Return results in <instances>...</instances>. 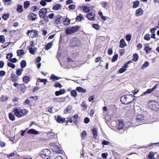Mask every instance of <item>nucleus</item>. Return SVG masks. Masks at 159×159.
<instances>
[{"instance_id": "nucleus-1", "label": "nucleus", "mask_w": 159, "mask_h": 159, "mask_svg": "<svg viewBox=\"0 0 159 159\" xmlns=\"http://www.w3.org/2000/svg\"><path fill=\"white\" fill-rule=\"evenodd\" d=\"M12 112H14V115L20 118L26 115L28 112V111L25 109H21L19 108L16 107L12 110Z\"/></svg>"}, {"instance_id": "nucleus-2", "label": "nucleus", "mask_w": 159, "mask_h": 159, "mask_svg": "<svg viewBox=\"0 0 159 159\" xmlns=\"http://www.w3.org/2000/svg\"><path fill=\"white\" fill-rule=\"evenodd\" d=\"M134 99V96L129 94L122 96L120 100L122 103L127 104L131 102Z\"/></svg>"}, {"instance_id": "nucleus-3", "label": "nucleus", "mask_w": 159, "mask_h": 159, "mask_svg": "<svg viewBox=\"0 0 159 159\" xmlns=\"http://www.w3.org/2000/svg\"><path fill=\"white\" fill-rule=\"evenodd\" d=\"M80 27L75 25L74 26H69L66 29L65 32L67 35H71L78 31Z\"/></svg>"}, {"instance_id": "nucleus-4", "label": "nucleus", "mask_w": 159, "mask_h": 159, "mask_svg": "<svg viewBox=\"0 0 159 159\" xmlns=\"http://www.w3.org/2000/svg\"><path fill=\"white\" fill-rule=\"evenodd\" d=\"M149 108L156 111H159V104L155 101H151L148 103Z\"/></svg>"}, {"instance_id": "nucleus-5", "label": "nucleus", "mask_w": 159, "mask_h": 159, "mask_svg": "<svg viewBox=\"0 0 159 159\" xmlns=\"http://www.w3.org/2000/svg\"><path fill=\"white\" fill-rule=\"evenodd\" d=\"M50 147H52L51 148L53 152L58 153H62V151L61 147L57 144L54 143H50Z\"/></svg>"}, {"instance_id": "nucleus-6", "label": "nucleus", "mask_w": 159, "mask_h": 159, "mask_svg": "<svg viewBox=\"0 0 159 159\" xmlns=\"http://www.w3.org/2000/svg\"><path fill=\"white\" fill-rule=\"evenodd\" d=\"M41 156L44 159H49L51 156V152L48 149L43 150L41 153Z\"/></svg>"}, {"instance_id": "nucleus-7", "label": "nucleus", "mask_w": 159, "mask_h": 159, "mask_svg": "<svg viewBox=\"0 0 159 159\" xmlns=\"http://www.w3.org/2000/svg\"><path fill=\"white\" fill-rule=\"evenodd\" d=\"M81 45L80 40L77 38H72L70 40V45L72 47L79 46Z\"/></svg>"}, {"instance_id": "nucleus-8", "label": "nucleus", "mask_w": 159, "mask_h": 159, "mask_svg": "<svg viewBox=\"0 0 159 159\" xmlns=\"http://www.w3.org/2000/svg\"><path fill=\"white\" fill-rule=\"evenodd\" d=\"M61 16L60 15H57L54 18L52 22L55 24L58 25L61 23Z\"/></svg>"}, {"instance_id": "nucleus-9", "label": "nucleus", "mask_w": 159, "mask_h": 159, "mask_svg": "<svg viewBox=\"0 0 159 159\" xmlns=\"http://www.w3.org/2000/svg\"><path fill=\"white\" fill-rule=\"evenodd\" d=\"M136 120L138 122H141V123L144 122V115L143 114H139L136 116Z\"/></svg>"}, {"instance_id": "nucleus-10", "label": "nucleus", "mask_w": 159, "mask_h": 159, "mask_svg": "<svg viewBox=\"0 0 159 159\" xmlns=\"http://www.w3.org/2000/svg\"><path fill=\"white\" fill-rule=\"evenodd\" d=\"M95 14L93 12L89 13L87 14L86 15V17L88 18L89 20L92 21H94L95 20Z\"/></svg>"}, {"instance_id": "nucleus-11", "label": "nucleus", "mask_w": 159, "mask_h": 159, "mask_svg": "<svg viewBox=\"0 0 159 159\" xmlns=\"http://www.w3.org/2000/svg\"><path fill=\"white\" fill-rule=\"evenodd\" d=\"M31 33L34 34L33 37H36L38 35V31L36 30H29L27 32V34L28 36H30V34Z\"/></svg>"}, {"instance_id": "nucleus-12", "label": "nucleus", "mask_w": 159, "mask_h": 159, "mask_svg": "<svg viewBox=\"0 0 159 159\" xmlns=\"http://www.w3.org/2000/svg\"><path fill=\"white\" fill-rule=\"evenodd\" d=\"M143 13V11L141 8H139L136 11L135 16L138 17L142 15Z\"/></svg>"}, {"instance_id": "nucleus-13", "label": "nucleus", "mask_w": 159, "mask_h": 159, "mask_svg": "<svg viewBox=\"0 0 159 159\" xmlns=\"http://www.w3.org/2000/svg\"><path fill=\"white\" fill-rule=\"evenodd\" d=\"M27 133L28 134H39V131H37L34 129H31L27 131Z\"/></svg>"}, {"instance_id": "nucleus-14", "label": "nucleus", "mask_w": 159, "mask_h": 159, "mask_svg": "<svg viewBox=\"0 0 159 159\" xmlns=\"http://www.w3.org/2000/svg\"><path fill=\"white\" fill-rule=\"evenodd\" d=\"M66 92V90L64 89H61L59 91H56L55 92V94L57 96L64 94Z\"/></svg>"}, {"instance_id": "nucleus-15", "label": "nucleus", "mask_w": 159, "mask_h": 159, "mask_svg": "<svg viewBox=\"0 0 159 159\" xmlns=\"http://www.w3.org/2000/svg\"><path fill=\"white\" fill-rule=\"evenodd\" d=\"M72 110V107L70 106H68L64 111V112L65 114L70 113L71 112Z\"/></svg>"}, {"instance_id": "nucleus-16", "label": "nucleus", "mask_w": 159, "mask_h": 159, "mask_svg": "<svg viewBox=\"0 0 159 159\" xmlns=\"http://www.w3.org/2000/svg\"><path fill=\"white\" fill-rule=\"evenodd\" d=\"M11 80L13 82H16L17 81L18 79L17 76L14 74H11Z\"/></svg>"}, {"instance_id": "nucleus-17", "label": "nucleus", "mask_w": 159, "mask_h": 159, "mask_svg": "<svg viewBox=\"0 0 159 159\" xmlns=\"http://www.w3.org/2000/svg\"><path fill=\"white\" fill-rule=\"evenodd\" d=\"M36 48H32V45H31L30 46H29V50L30 53L32 54H35V52L36 50Z\"/></svg>"}, {"instance_id": "nucleus-18", "label": "nucleus", "mask_w": 159, "mask_h": 159, "mask_svg": "<svg viewBox=\"0 0 159 159\" xmlns=\"http://www.w3.org/2000/svg\"><path fill=\"white\" fill-rule=\"evenodd\" d=\"M83 7L84 11L86 13L89 12L90 10V8L89 5H84L83 6Z\"/></svg>"}, {"instance_id": "nucleus-19", "label": "nucleus", "mask_w": 159, "mask_h": 159, "mask_svg": "<svg viewBox=\"0 0 159 159\" xmlns=\"http://www.w3.org/2000/svg\"><path fill=\"white\" fill-rule=\"evenodd\" d=\"M57 121L58 123H63L65 121V118L58 116L57 119Z\"/></svg>"}, {"instance_id": "nucleus-20", "label": "nucleus", "mask_w": 159, "mask_h": 159, "mask_svg": "<svg viewBox=\"0 0 159 159\" xmlns=\"http://www.w3.org/2000/svg\"><path fill=\"white\" fill-rule=\"evenodd\" d=\"M37 15L34 13H30L29 16V19L32 20H34L36 18Z\"/></svg>"}, {"instance_id": "nucleus-21", "label": "nucleus", "mask_w": 159, "mask_h": 159, "mask_svg": "<svg viewBox=\"0 0 159 159\" xmlns=\"http://www.w3.org/2000/svg\"><path fill=\"white\" fill-rule=\"evenodd\" d=\"M92 131L93 133V137L94 139H96L98 136V133L96 129L94 128Z\"/></svg>"}, {"instance_id": "nucleus-22", "label": "nucleus", "mask_w": 159, "mask_h": 159, "mask_svg": "<svg viewBox=\"0 0 159 159\" xmlns=\"http://www.w3.org/2000/svg\"><path fill=\"white\" fill-rule=\"evenodd\" d=\"M120 47L121 48H123L126 45V44L125 43L124 39H121L120 41Z\"/></svg>"}, {"instance_id": "nucleus-23", "label": "nucleus", "mask_w": 159, "mask_h": 159, "mask_svg": "<svg viewBox=\"0 0 159 159\" xmlns=\"http://www.w3.org/2000/svg\"><path fill=\"white\" fill-rule=\"evenodd\" d=\"M76 90L78 92H81L82 93H85L86 91L85 89H83L81 87H77L76 88Z\"/></svg>"}, {"instance_id": "nucleus-24", "label": "nucleus", "mask_w": 159, "mask_h": 159, "mask_svg": "<svg viewBox=\"0 0 159 159\" xmlns=\"http://www.w3.org/2000/svg\"><path fill=\"white\" fill-rule=\"evenodd\" d=\"M83 20H84V17L80 14L78 15L76 18V21L78 22L81 21Z\"/></svg>"}, {"instance_id": "nucleus-25", "label": "nucleus", "mask_w": 159, "mask_h": 159, "mask_svg": "<svg viewBox=\"0 0 159 159\" xmlns=\"http://www.w3.org/2000/svg\"><path fill=\"white\" fill-rule=\"evenodd\" d=\"M124 125L122 121H119L117 129L120 130L123 129Z\"/></svg>"}, {"instance_id": "nucleus-26", "label": "nucleus", "mask_w": 159, "mask_h": 159, "mask_svg": "<svg viewBox=\"0 0 159 159\" xmlns=\"http://www.w3.org/2000/svg\"><path fill=\"white\" fill-rule=\"evenodd\" d=\"M133 7L134 8H135L139 6V2L138 1L136 0L134 1L133 2Z\"/></svg>"}, {"instance_id": "nucleus-27", "label": "nucleus", "mask_w": 159, "mask_h": 159, "mask_svg": "<svg viewBox=\"0 0 159 159\" xmlns=\"http://www.w3.org/2000/svg\"><path fill=\"white\" fill-rule=\"evenodd\" d=\"M17 56H20L25 54L24 51L22 49L18 50L17 51Z\"/></svg>"}, {"instance_id": "nucleus-28", "label": "nucleus", "mask_w": 159, "mask_h": 159, "mask_svg": "<svg viewBox=\"0 0 159 159\" xmlns=\"http://www.w3.org/2000/svg\"><path fill=\"white\" fill-rule=\"evenodd\" d=\"M9 117L10 119L12 121H14L15 120V117L13 114L11 113H9Z\"/></svg>"}, {"instance_id": "nucleus-29", "label": "nucleus", "mask_w": 159, "mask_h": 159, "mask_svg": "<svg viewBox=\"0 0 159 159\" xmlns=\"http://www.w3.org/2000/svg\"><path fill=\"white\" fill-rule=\"evenodd\" d=\"M23 81L26 83H28L30 81V77L27 76H24L23 78Z\"/></svg>"}, {"instance_id": "nucleus-30", "label": "nucleus", "mask_w": 159, "mask_h": 159, "mask_svg": "<svg viewBox=\"0 0 159 159\" xmlns=\"http://www.w3.org/2000/svg\"><path fill=\"white\" fill-rule=\"evenodd\" d=\"M52 42H51L48 43L45 46V48L46 50H48L50 49L52 45Z\"/></svg>"}, {"instance_id": "nucleus-31", "label": "nucleus", "mask_w": 159, "mask_h": 159, "mask_svg": "<svg viewBox=\"0 0 159 159\" xmlns=\"http://www.w3.org/2000/svg\"><path fill=\"white\" fill-rule=\"evenodd\" d=\"M23 69L22 68H20L17 69L16 71V74L18 76H20L22 73Z\"/></svg>"}, {"instance_id": "nucleus-32", "label": "nucleus", "mask_w": 159, "mask_h": 159, "mask_svg": "<svg viewBox=\"0 0 159 159\" xmlns=\"http://www.w3.org/2000/svg\"><path fill=\"white\" fill-rule=\"evenodd\" d=\"M8 99V97L7 96H5L2 95L0 98V101L2 102L6 101Z\"/></svg>"}, {"instance_id": "nucleus-33", "label": "nucleus", "mask_w": 159, "mask_h": 159, "mask_svg": "<svg viewBox=\"0 0 159 159\" xmlns=\"http://www.w3.org/2000/svg\"><path fill=\"white\" fill-rule=\"evenodd\" d=\"M26 89V87L24 84H21L20 86V91L23 93H25Z\"/></svg>"}, {"instance_id": "nucleus-34", "label": "nucleus", "mask_w": 159, "mask_h": 159, "mask_svg": "<svg viewBox=\"0 0 159 159\" xmlns=\"http://www.w3.org/2000/svg\"><path fill=\"white\" fill-rule=\"evenodd\" d=\"M17 11L18 12L21 13L23 11L22 6L21 5H18L17 6Z\"/></svg>"}, {"instance_id": "nucleus-35", "label": "nucleus", "mask_w": 159, "mask_h": 159, "mask_svg": "<svg viewBox=\"0 0 159 159\" xmlns=\"http://www.w3.org/2000/svg\"><path fill=\"white\" fill-rule=\"evenodd\" d=\"M26 61L24 60H22L20 63V66L22 68H24L26 66Z\"/></svg>"}, {"instance_id": "nucleus-36", "label": "nucleus", "mask_w": 159, "mask_h": 159, "mask_svg": "<svg viewBox=\"0 0 159 159\" xmlns=\"http://www.w3.org/2000/svg\"><path fill=\"white\" fill-rule=\"evenodd\" d=\"M6 41L5 37L3 35H0V43H3Z\"/></svg>"}, {"instance_id": "nucleus-37", "label": "nucleus", "mask_w": 159, "mask_h": 159, "mask_svg": "<svg viewBox=\"0 0 159 159\" xmlns=\"http://www.w3.org/2000/svg\"><path fill=\"white\" fill-rule=\"evenodd\" d=\"M145 50L147 54H148V53L150 52L151 50H152V48L149 47L148 46H146L145 48Z\"/></svg>"}, {"instance_id": "nucleus-38", "label": "nucleus", "mask_w": 159, "mask_h": 159, "mask_svg": "<svg viewBox=\"0 0 159 159\" xmlns=\"http://www.w3.org/2000/svg\"><path fill=\"white\" fill-rule=\"evenodd\" d=\"M37 81L38 82H43L44 85L46 84V82H47V79H40L39 78L38 79Z\"/></svg>"}, {"instance_id": "nucleus-39", "label": "nucleus", "mask_w": 159, "mask_h": 159, "mask_svg": "<svg viewBox=\"0 0 159 159\" xmlns=\"http://www.w3.org/2000/svg\"><path fill=\"white\" fill-rule=\"evenodd\" d=\"M11 0H4L5 4L7 6L11 5L12 3V1Z\"/></svg>"}, {"instance_id": "nucleus-40", "label": "nucleus", "mask_w": 159, "mask_h": 159, "mask_svg": "<svg viewBox=\"0 0 159 159\" xmlns=\"http://www.w3.org/2000/svg\"><path fill=\"white\" fill-rule=\"evenodd\" d=\"M149 65V63L148 61H146L143 64L142 66L141 67V68L142 69H143L148 67Z\"/></svg>"}, {"instance_id": "nucleus-41", "label": "nucleus", "mask_w": 159, "mask_h": 159, "mask_svg": "<svg viewBox=\"0 0 159 159\" xmlns=\"http://www.w3.org/2000/svg\"><path fill=\"white\" fill-rule=\"evenodd\" d=\"M154 91L152 89V88L151 89H148L146 92H144L143 93V94L144 95H145L147 94H149L151 93L152 92Z\"/></svg>"}, {"instance_id": "nucleus-42", "label": "nucleus", "mask_w": 159, "mask_h": 159, "mask_svg": "<svg viewBox=\"0 0 159 159\" xmlns=\"http://www.w3.org/2000/svg\"><path fill=\"white\" fill-rule=\"evenodd\" d=\"M9 14H3L2 16V18L4 20H7V19L9 17Z\"/></svg>"}, {"instance_id": "nucleus-43", "label": "nucleus", "mask_w": 159, "mask_h": 159, "mask_svg": "<svg viewBox=\"0 0 159 159\" xmlns=\"http://www.w3.org/2000/svg\"><path fill=\"white\" fill-rule=\"evenodd\" d=\"M24 7L26 9L29 7L30 5V3L29 1H26L24 2Z\"/></svg>"}, {"instance_id": "nucleus-44", "label": "nucleus", "mask_w": 159, "mask_h": 159, "mask_svg": "<svg viewBox=\"0 0 159 159\" xmlns=\"http://www.w3.org/2000/svg\"><path fill=\"white\" fill-rule=\"evenodd\" d=\"M139 57V56L138 54L136 53H134L133 55V60L135 61H137L138 60Z\"/></svg>"}, {"instance_id": "nucleus-45", "label": "nucleus", "mask_w": 159, "mask_h": 159, "mask_svg": "<svg viewBox=\"0 0 159 159\" xmlns=\"http://www.w3.org/2000/svg\"><path fill=\"white\" fill-rule=\"evenodd\" d=\"M61 7V6L59 4H57L53 7V9L54 10H57Z\"/></svg>"}, {"instance_id": "nucleus-46", "label": "nucleus", "mask_w": 159, "mask_h": 159, "mask_svg": "<svg viewBox=\"0 0 159 159\" xmlns=\"http://www.w3.org/2000/svg\"><path fill=\"white\" fill-rule=\"evenodd\" d=\"M24 105H28L31 106V102L29 101V100L27 99H26L23 103Z\"/></svg>"}, {"instance_id": "nucleus-47", "label": "nucleus", "mask_w": 159, "mask_h": 159, "mask_svg": "<svg viewBox=\"0 0 159 159\" xmlns=\"http://www.w3.org/2000/svg\"><path fill=\"white\" fill-rule=\"evenodd\" d=\"M70 93L71 95L73 97H75L77 96V93L76 92L75 90H72L71 92Z\"/></svg>"}, {"instance_id": "nucleus-48", "label": "nucleus", "mask_w": 159, "mask_h": 159, "mask_svg": "<svg viewBox=\"0 0 159 159\" xmlns=\"http://www.w3.org/2000/svg\"><path fill=\"white\" fill-rule=\"evenodd\" d=\"M69 122L70 123H74L75 122V120H74L72 117L70 118L68 120H66V125H67V124Z\"/></svg>"}, {"instance_id": "nucleus-49", "label": "nucleus", "mask_w": 159, "mask_h": 159, "mask_svg": "<svg viewBox=\"0 0 159 159\" xmlns=\"http://www.w3.org/2000/svg\"><path fill=\"white\" fill-rule=\"evenodd\" d=\"M118 57V55L117 54H116L113 57L112 59V62H114L117 59Z\"/></svg>"}, {"instance_id": "nucleus-50", "label": "nucleus", "mask_w": 159, "mask_h": 159, "mask_svg": "<svg viewBox=\"0 0 159 159\" xmlns=\"http://www.w3.org/2000/svg\"><path fill=\"white\" fill-rule=\"evenodd\" d=\"M144 39L147 41L150 39V35L149 34H146L144 37Z\"/></svg>"}, {"instance_id": "nucleus-51", "label": "nucleus", "mask_w": 159, "mask_h": 159, "mask_svg": "<svg viewBox=\"0 0 159 159\" xmlns=\"http://www.w3.org/2000/svg\"><path fill=\"white\" fill-rule=\"evenodd\" d=\"M110 143L108 141L104 140L102 143V145H108Z\"/></svg>"}, {"instance_id": "nucleus-52", "label": "nucleus", "mask_w": 159, "mask_h": 159, "mask_svg": "<svg viewBox=\"0 0 159 159\" xmlns=\"http://www.w3.org/2000/svg\"><path fill=\"white\" fill-rule=\"evenodd\" d=\"M81 105L82 107L83 108L84 110L86 109L87 108V106L86 105L84 101H83L82 102Z\"/></svg>"}, {"instance_id": "nucleus-53", "label": "nucleus", "mask_w": 159, "mask_h": 159, "mask_svg": "<svg viewBox=\"0 0 159 159\" xmlns=\"http://www.w3.org/2000/svg\"><path fill=\"white\" fill-rule=\"evenodd\" d=\"M47 9L45 8H43L40 10L39 12H42L43 14H46L47 13Z\"/></svg>"}, {"instance_id": "nucleus-54", "label": "nucleus", "mask_w": 159, "mask_h": 159, "mask_svg": "<svg viewBox=\"0 0 159 159\" xmlns=\"http://www.w3.org/2000/svg\"><path fill=\"white\" fill-rule=\"evenodd\" d=\"M126 70V69L124 66H122L121 68L119 70V71L120 73H122L125 72Z\"/></svg>"}, {"instance_id": "nucleus-55", "label": "nucleus", "mask_w": 159, "mask_h": 159, "mask_svg": "<svg viewBox=\"0 0 159 159\" xmlns=\"http://www.w3.org/2000/svg\"><path fill=\"white\" fill-rule=\"evenodd\" d=\"M50 79L51 80H58V78H57V77L56 76L54 75L53 74L51 75Z\"/></svg>"}, {"instance_id": "nucleus-56", "label": "nucleus", "mask_w": 159, "mask_h": 159, "mask_svg": "<svg viewBox=\"0 0 159 159\" xmlns=\"http://www.w3.org/2000/svg\"><path fill=\"white\" fill-rule=\"evenodd\" d=\"M39 15L40 17L41 18L43 19L46 16V14H43L42 12H39Z\"/></svg>"}, {"instance_id": "nucleus-57", "label": "nucleus", "mask_w": 159, "mask_h": 159, "mask_svg": "<svg viewBox=\"0 0 159 159\" xmlns=\"http://www.w3.org/2000/svg\"><path fill=\"white\" fill-rule=\"evenodd\" d=\"M7 65L13 69H14L15 67V65L12 63L8 62Z\"/></svg>"}, {"instance_id": "nucleus-58", "label": "nucleus", "mask_w": 159, "mask_h": 159, "mask_svg": "<svg viewBox=\"0 0 159 159\" xmlns=\"http://www.w3.org/2000/svg\"><path fill=\"white\" fill-rule=\"evenodd\" d=\"M154 154L152 152H151L148 155V157L150 159H152L154 157Z\"/></svg>"}, {"instance_id": "nucleus-59", "label": "nucleus", "mask_w": 159, "mask_h": 159, "mask_svg": "<svg viewBox=\"0 0 159 159\" xmlns=\"http://www.w3.org/2000/svg\"><path fill=\"white\" fill-rule=\"evenodd\" d=\"M107 3L106 2H103L101 3L102 7L104 8H106L107 6Z\"/></svg>"}, {"instance_id": "nucleus-60", "label": "nucleus", "mask_w": 159, "mask_h": 159, "mask_svg": "<svg viewBox=\"0 0 159 159\" xmlns=\"http://www.w3.org/2000/svg\"><path fill=\"white\" fill-rule=\"evenodd\" d=\"M54 86L56 87H59L60 88H61L62 86L59 83H56L54 85Z\"/></svg>"}, {"instance_id": "nucleus-61", "label": "nucleus", "mask_w": 159, "mask_h": 159, "mask_svg": "<svg viewBox=\"0 0 159 159\" xmlns=\"http://www.w3.org/2000/svg\"><path fill=\"white\" fill-rule=\"evenodd\" d=\"M13 57V54L11 53H8L6 56V58L7 59H10L11 58V57Z\"/></svg>"}, {"instance_id": "nucleus-62", "label": "nucleus", "mask_w": 159, "mask_h": 159, "mask_svg": "<svg viewBox=\"0 0 159 159\" xmlns=\"http://www.w3.org/2000/svg\"><path fill=\"white\" fill-rule=\"evenodd\" d=\"M46 1L45 0H42L40 2V4L42 6H44L46 5Z\"/></svg>"}, {"instance_id": "nucleus-63", "label": "nucleus", "mask_w": 159, "mask_h": 159, "mask_svg": "<svg viewBox=\"0 0 159 159\" xmlns=\"http://www.w3.org/2000/svg\"><path fill=\"white\" fill-rule=\"evenodd\" d=\"M131 36L130 34L127 35L126 36V39L127 41H129L131 40Z\"/></svg>"}, {"instance_id": "nucleus-64", "label": "nucleus", "mask_w": 159, "mask_h": 159, "mask_svg": "<svg viewBox=\"0 0 159 159\" xmlns=\"http://www.w3.org/2000/svg\"><path fill=\"white\" fill-rule=\"evenodd\" d=\"M108 154L107 153H104L102 154V157L103 159H105L107 158Z\"/></svg>"}]
</instances>
